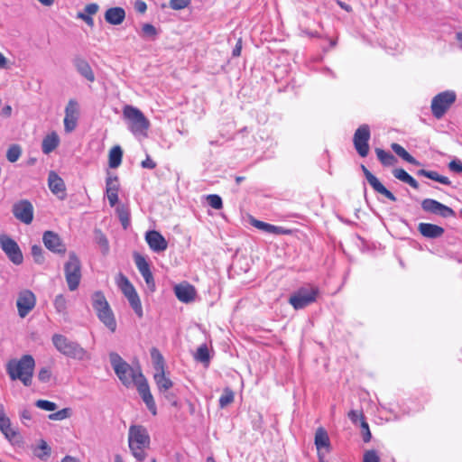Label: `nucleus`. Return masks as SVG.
<instances>
[{
	"label": "nucleus",
	"instance_id": "36",
	"mask_svg": "<svg viewBox=\"0 0 462 462\" xmlns=\"http://www.w3.org/2000/svg\"><path fill=\"white\" fill-rule=\"evenodd\" d=\"M95 240L100 246L102 253L106 254L109 251V243L106 236L102 233L101 230H95Z\"/></svg>",
	"mask_w": 462,
	"mask_h": 462
},
{
	"label": "nucleus",
	"instance_id": "3",
	"mask_svg": "<svg viewBox=\"0 0 462 462\" xmlns=\"http://www.w3.org/2000/svg\"><path fill=\"white\" fill-rule=\"evenodd\" d=\"M151 443L150 435L145 427L142 425H131L128 430V447L131 454L138 461L146 458V449Z\"/></svg>",
	"mask_w": 462,
	"mask_h": 462
},
{
	"label": "nucleus",
	"instance_id": "57",
	"mask_svg": "<svg viewBox=\"0 0 462 462\" xmlns=\"http://www.w3.org/2000/svg\"><path fill=\"white\" fill-rule=\"evenodd\" d=\"M77 18L81 19L82 21H84L90 27L94 26V20H93V18L90 15L86 14L83 12H79L77 14Z\"/></svg>",
	"mask_w": 462,
	"mask_h": 462
},
{
	"label": "nucleus",
	"instance_id": "6",
	"mask_svg": "<svg viewBox=\"0 0 462 462\" xmlns=\"http://www.w3.org/2000/svg\"><path fill=\"white\" fill-rule=\"evenodd\" d=\"M123 116L128 123L129 130L134 134H145L150 122L139 108L126 105L123 109Z\"/></svg>",
	"mask_w": 462,
	"mask_h": 462
},
{
	"label": "nucleus",
	"instance_id": "28",
	"mask_svg": "<svg viewBox=\"0 0 462 462\" xmlns=\"http://www.w3.org/2000/svg\"><path fill=\"white\" fill-rule=\"evenodd\" d=\"M60 144L59 135L52 132L47 134L42 143V150L44 154H49L53 152Z\"/></svg>",
	"mask_w": 462,
	"mask_h": 462
},
{
	"label": "nucleus",
	"instance_id": "16",
	"mask_svg": "<svg viewBox=\"0 0 462 462\" xmlns=\"http://www.w3.org/2000/svg\"><path fill=\"white\" fill-rule=\"evenodd\" d=\"M35 303V296L31 291L25 290L21 291L16 302L19 316L21 318H25L34 308Z\"/></svg>",
	"mask_w": 462,
	"mask_h": 462
},
{
	"label": "nucleus",
	"instance_id": "51",
	"mask_svg": "<svg viewBox=\"0 0 462 462\" xmlns=\"http://www.w3.org/2000/svg\"><path fill=\"white\" fill-rule=\"evenodd\" d=\"M363 440L365 442H369L371 440L372 435L369 430V425L365 420H362L361 424Z\"/></svg>",
	"mask_w": 462,
	"mask_h": 462
},
{
	"label": "nucleus",
	"instance_id": "52",
	"mask_svg": "<svg viewBox=\"0 0 462 462\" xmlns=\"http://www.w3.org/2000/svg\"><path fill=\"white\" fill-rule=\"evenodd\" d=\"M51 372L49 368L43 367L39 371L38 378L42 383H48L51 380Z\"/></svg>",
	"mask_w": 462,
	"mask_h": 462
},
{
	"label": "nucleus",
	"instance_id": "20",
	"mask_svg": "<svg viewBox=\"0 0 462 462\" xmlns=\"http://www.w3.org/2000/svg\"><path fill=\"white\" fill-rule=\"evenodd\" d=\"M174 292L177 299L184 303H189L193 301L197 294L194 286L188 282H181L175 285Z\"/></svg>",
	"mask_w": 462,
	"mask_h": 462
},
{
	"label": "nucleus",
	"instance_id": "49",
	"mask_svg": "<svg viewBox=\"0 0 462 462\" xmlns=\"http://www.w3.org/2000/svg\"><path fill=\"white\" fill-rule=\"evenodd\" d=\"M363 462H380V457L375 450H367L364 454Z\"/></svg>",
	"mask_w": 462,
	"mask_h": 462
},
{
	"label": "nucleus",
	"instance_id": "24",
	"mask_svg": "<svg viewBox=\"0 0 462 462\" xmlns=\"http://www.w3.org/2000/svg\"><path fill=\"white\" fill-rule=\"evenodd\" d=\"M315 446L318 449L319 456L321 458V450L329 451L330 440L328 432L323 428H319L315 433Z\"/></svg>",
	"mask_w": 462,
	"mask_h": 462
},
{
	"label": "nucleus",
	"instance_id": "10",
	"mask_svg": "<svg viewBox=\"0 0 462 462\" xmlns=\"http://www.w3.org/2000/svg\"><path fill=\"white\" fill-rule=\"evenodd\" d=\"M457 95L453 90H446L436 95L431 100V112L437 118L440 119L449 107L455 103Z\"/></svg>",
	"mask_w": 462,
	"mask_h": 462
},
{
	"label": "nucleus",
	"instance_id": "45",
	"mask_svg": "<svg viewBox=\"0 0 462 462\" xmlns=\"http://www.w3.org/2000/svg\"><path fill=\"white\" fill-rule=\"evenodd\" d=\"M35 406L42 410L49 411H52L57 409V404L55 402H52L47 401V400L36 401Z\"/></svg>",
	"mask_w": 462,
	"mask_h": 462
},
{
	"label": "nucleus",
	"instance_id": "27",
	"mask_svg": "<svg viewBox=\"0 0 462 462\" xmlns=\"http://www.w3.org/2000/svg\"><path fill=\"white\" fill-rule=\"evenodd\" d=\"M251 224L262 230V231H264L266 233H270V234H274V235H287V234H290L291 231L288 230V229H285L282 226H274V225H271V224H268V223H265V222H263V221H260V220H257V219H253L251 221Z\"/></svg>",
	"mask_w": 462,
	"mask_h": 462
},
{
	"label": "nucleus",
	"instance_id": "56",
	"mask_svg": "<svg viewBox=\"0 0 462 462\" xmlns=\"http://www.w3.org/2000/svg\"><path fill=\"white\" fill-rule=\"evenodd\" d=\"M98 9H99V6L97 4L91 3L85 6L83 13L92 16L93 14L97 13Z\"/></svg>",
	"mask_w": 462,
	"mask_h": 462
},
{
	"label": "nucleus",
	"instance_id": "2",
	"mask_svg": "<svg viewBox=\"0 0 462 462\" xmlns=\"http://www.w3.org/2000/svg\"><path fill=\"white\" fill-rule=\"evenodd\" d=\"M34 367L32 356L23 355L20 359H11L6 365V372L12 380H20L24 386H30Z\"/></svg>",
	"mask_w": 462,
	"mask_h": 462
},
{
	"label": "nucleus",
	"instance_id": "25",
	"mask_svg": "<svg viewBox=\"0 0 462 462\" xmlns=\"http://www.w3.org/2000/svg\"><path fill=\"white\" fill-rule=\"evenodd\" d=\"M125 18V11L122 7H111L105 13V20L113 25L121 24Z\"/></svg>",
	"mask_w": 462,
	"mask_h": 462
},
{
	"label": "nucleus",
	"instance_id": "64",
	"mask_svg": "<svg viewBox=\"0 0 462 462\" xmlns=\"http://www.w3.org/2000/svg\"><path fill=\"white\" fill-rule=\"evenodd\" d=\"M61 462H79L78 458L74 457H71V456H65L62 459H61Z\"/></svg>",
	"mask_w": 462,
	"mask_h": 462
},
{
	"label": "nucleus",
	"instance_id": "26",
	"mask_svg": "<svg viewBox=\"0 0 462 462\" xmlns=\"http://www.w3.org/2000/svg\"><path fill=\"white\" fill-rule=\"evenodd\" d=\"M73 64L77 69V71L84 77L87 80L93 82L95 81L94 72L88 64V62L82 58H75L73 60Z\"/></svg>",
	"mask_w": 462,
	"mask_h": 462
},
{
	"label": "nucleus",
	"instance_id": "48",
	"mask_svg": "<svg viewBox=\"0 0 462 462\" xmlns=\"http://www.w3.org/2000/svg\"><path fill=\"white\" fill-rule=\"evenodd\" d=\"M38 448L42 451V453H37L36 456L41 458V459H43L47 457L50 456L51 454V448L48 446V444L44 441V440H42Z\"/></svg>",
	"mask_w": 462,
	"mask_h": 462
},
{
	"label": "nucleus",
	"instance_id": "21",
	"mask_svg": "<svg viewBox=\"0 0 462 462\" xmlns=\"http://www.w3.org/2000/svg\"><path fill=\"white\" fill-rule=\"evenodd\" d=\"M119 181L117 176L109 175L106 180V197L111 207L118 202Z\"/></svg>",
	"mask_w": 462,
	"mask_h": 462
},
{
	"label": "nucleus",
	"instance_id": "41",
	"mask_svg": "<svg viewBox=\"0 0 462 462\" xmlns=\"http://www.w3.org/2000/svg\"><path fill=\"white\" fill-rule=\"evenodd\" d=\"M234 393L229 388L224 390L223 394L219 398V406L224 408L234 402Z\"/></svg>",
	"mask_w": 462,
	"mask_h": 462
},
{
	"label": "nucleus",
	"instance_id": "14",
	"mask_svg": "<svg viewBox=\"0 0 462 462\" xmlns=\"http://www.w3.org/2000/svg\"><path fill=\"white\" fill-rule=\"evenodd\" d=\"M421 208L425 212L435 214L445 218L456 216L455 211L451 208L433 199H423L421 202Z\"/></svg>",
	"mask_w": 462,
	"mask_h": 462
},
{
	"label": "nucleus",
	"instance_id": "1",
	"mask_svg": "<svg viewBox=\"0 0 462 462\" xmlns=\"http://www.w3.org/2000/svg\"><path fill=\"white\" fill-rule=\"evenodd\" d=\"M109 360L121 383L127 387L134 383L148 410L155 415L157 413L156 404L150 392L148 382L141 371L134 370L116 352L109 354Z\"/></svg>",
	"mask_w": 462,
	"mask_h": 462
},
{
	"label": "nucleus",
	"instance_id": "11",
	"mask_svg": "<svg viewBox=\"0 0 462 462\" xmlns=\"http://www.w3.org/2000/svg\"><path fill=\"white\" fill-rule=\"evenodd\" d=\"M0 247L7 258L15 265L23 262V255L18 244L7 235H0Z\"/></svg>",
	"mask_w": 462,
	"mask_h": 462
},
{
	"label": "nucleus",
	"instance_id": "22",
	"mask_svg": "<svg viewBox=\"0 0 462 462\" xmlns=\"http://www.w3.org/2000/svg\"><path fill=\"white\" fill-rule=\"evenodd\" d=\"M48 185L51 191L60 199H64L66 188L63 180L54 171H51L48 177Z\"/></svg>",
	"mask_w": 462,
	"mask_h": 462
},
{
	"label": "nucleus",
	"instance_id": "17",
	"mask_svg": "<svg viewBox=\"0 0 462 462\" xmlns=\"http://www.w3.org/2000/svg\"><path fill=\"white\" fill-rule=\"evenodd\" d=\"M362 171L364 172V175L368 181V183L371 185V187L374 189V190L379 194L383 195L388 199H390L393 202H395L397 200V198L393 195V192H391L389 189H387L381 182L380 180L370 172V171L365 166L361 165Z\"/></svg>",
	"mask_w": 462,
	"mask_h": 462
},
{
	"label": "nucleus",
	"instance_id": "35",
	"mask_svg": "<svg viewBox=\"0 0 462 462\" xmlns=\"http://www.w3.org/2000/svg\"><path fill=\"white\" fill-rule=\"evenodd\" d=\"M151 357L155 372H162L164 370V358L157 348H152Z\"/></svg>",
	"mask_w": 462,
	"mask_h": 462
},
{
	"label": "nucleus",
	"instance_id": "9",
	"mask_svg": "<svg viewBox=\"0 0 462 462\" xmlns=\"http://www.w3.org/2000/svg\"><path fill=\"white\" fill-rule=\"evenodd\" d=\"M117 286L120 288L124 295L126 297V299L129 301V304L133 308L135 314L139 317H143V308L142 303L140 300V298L133 286V284L130 282L128 278L124 275L123 273H119L116 279Z\"/></svg>",
	"mask_w": 462,
	"mask_h": 462
},
{
	"label": "nucleus",
	"instance_id": "7",
	"mask_svg": "<svg viewBox=\"0 0 462 462\" xmlns=\"http://www.w3.org/2000/svg\"><path fill=\"white\" fill-rule=\"evenodd\" d=\"M319 290L314 285H305L299 288L289 298V303L295 310H301L317 300Z\"/></svg>",
	"mask_w": 462,
	"mask_h": 462
},
{
	"label": "nucleus",
	"instance_id": "32",
	"mask_svg": "<svg viewBox=\"0 0 462 462\" xmlns=\"http://www.w3.org/2000/svg\"><path fill=\"white\" fill-rule=\"evenodd\" d=\"M417 174L420 176H424L432 180L438 181L444 185H450L451 181L446 176L439 175L437 171H427V170H419Z\"/></svg>",
	"mask_w": 462,
	"mask_h": 462
},
{
	"label": "nucleus",
	"instance_id": "30",
	"mask_svg": "<svg viewBox=\"0 0 462 462\" xmlns=\"http://www.w3.org/2000/svg\"><path fill=\"white\" fill-rule=\"evenodd\" d=\"M393 174L396 179L404 183L409 184L413 189H419L418 181L408 172H406L403 169H395L393 171Z\"/></svg>",
	"mask_w": 462,
	"mask_h": 462
},
{
	"label": "nucleus",
	"instance_id": "12",
	"mask_svg": "<svg viewBox=\"0 0 462 462\" xmlns=\"http://www.w3.org/2000/svg\"><path fill=\"white\" fill-rule=\"evenodd\" d=\"M371 137L370 127L368 125H361L355 132L353 143L356 152L361 157H366L369 152V140Z\"/></svg>",
	"mask_w": 462,
	"mask_h": 462
},
{
	"label": "nucleus",
	"instance_id": "50",
	"mask_svg": "<svg viewBox=\"0 0 462 462\" xmlns=\"http://www.w3.org/2000/svg\"><path fill=\"white\" fill-rule=\"evenodd\" d=\"M10 419L5 414V408L3 403H0V430L3 428H7V425H10Z\"/></svg>",
	"mask_w": 462,
	"mask_h": 462
},
{
	"label": "nucleus",
	"instance_id": "44",
	"mask_svg": "<svg viewBox=\"0 0 462 462\" xmlns=\"http://www.w3.org/2000/svg\"><path fill=\"white\" fill-rule=\"evenodd\" d=\"M207 201L209 206L215 209H221L223 208L222 199L217 194L208 195L207 197Z\"/></svg>",
	"mask_w": 462,
	"mask_h": 462
},
{
	"label": "nucleus",
	"instance_id": "58",
	"mask_svg": "<svg viewBox=\"0 0 462 462\" xmlns=\"http://www.w3.org/2000/svg\"><path fill=\"white\" fill-rule=\"evenodd\" d=\"M134 9L140 14H144L147 10V5L142 0H137L134 3Z\"/></svg>",
	"mask_w": 462,
	"mask_h": 462
},
{
	"label": "nucleus",
	"instance_id": "38",
	"mask_svg": "<svg viewBox=\"0 0 462 462\" xmlns=\"http://www.w3.org/2000/svg\"><path fill=\"white\" fill-rule=\"evenodd\" d=\"M53 305L57 312L62 315L67 314V299L63 294H59L55 297Z\"/></svg>",
	"mask_w": 462,
	"mask_h": 462
},
{
	"label": "nucleus",
	"instance_id": "42",
	"mask_svg": "<svg viewBox=\"0 0 462 462\" xmlns=\"http://www.w3.org/2000/svg\"><path fill=\"white\" fill-rule=\"evenodd\" d=\"M31 253L36 263L42 264L44 262L43 249L39 245H33L31 248Z\"/></svg>",
	"mask_w": 462,
	"mask_h": 462
},
{
	"label": "nucleus",
	"instance_id": "18",
	"mask_svg": "<svg viewBox=\"0 0 462 462\" xmlns=\"http://www.w3.org/2000/svg\"><path fill=\"white\" fill-rule=\"evenodd\" d=\"M42 242L47 249L55 254H63L66 252V246L60 237L52 231H45L43 233Z\"/></svg>",
	"mask_w": 462,
	"mask_h": 462
},
{
	"label": "nucleus",
	"instance_id": "63",
	"mask_svg": "<svg viewBox=\"0 0 462 462\" xmlns=\"http://www.w3.org/2000/svg\"><path fill=\"white\" fill-rule=\"evenodd\" d=\"M21 419L22 420H32V413H31V411L27 410V409H24L21 411Z\"/></svg>",
	"mask_w": 462,
	"mask_h": 462
},
{
	"label": "nucleus",
	"instance_id": "55",
	"mask_svg": "<svg viewBox=\"0 0 462 462\" xmlns=\"http://www.w3.org/2000/svg\"><path fill=\"white\" fill-rule=\"evenodd\" d=\"M348 418L351 420V421L355 424H356L358 421L365 420L364 416L362 412H359L357 411L352 410L348 412Z\"/></svg>",
	"mask_w": 462,
	"mask_h": 462
},
{
	"label": "nucleus",
	"instance_id": "19",
	"mask_svg": "<svg viewBox=\"0 0 462 462\" xmlns=\"http://www.w3.org/2000/svg\"><path fill=\"white\" fill-rule=\"evenodd\" d=\"M145 241L150 249L155 253L163 252L168 247V242L166 239L156 230L147 231L145 234Z\"/></svg>",
	"mask_w": 462,
	"mask_h": 462
},
{
	"label": "nucleus",
	"instance_id": "53",
	"mask_svg": "<svg viewBox=\"0 0 462 462\" xmlns=\"http://www.w3.org/2000/svg\"><path fill=\"white\" fill-rule=\"evenodd\" d=\"M142 30L143 34L148 37H154L157 34L156 28L151 23L143 24Z\"/></svg>",
	"mask_w": 462,
	"mask_h": 462
},
{
	"label": "nucleus",
	"instance_id": "46",
	"mask_svg": "<svg viewBox=\"0 0 462 462\" xmlns=\"http://www.w3.org/2000/svg\"><path fill=\"white\" fill-rule=\"evenodd\" d=\"M116 210L122 226L125 229L127 228L130 224V217L128 211L124 208H118Z\"/></svg>",
	"mask_w": 462,
	"mask_h": 462
},
{
	"label": "nucleus",
	"instance_id": "4",
	"mask_svg": "<svg viewBox=\"0 0 462 462\" xmlns=\"http://www.w3.org/2000/svg\"><path fill=\"white\" fill-rule=\"evenodd\" d=\"M51 341L60 353L69 358L79 361L89 359V355L85 348L78 342L71 341L63 335L54 334Z\"/></svg>",
	"mask_w": 462,
	"mask_h": 462
},
{
	"label": "nucleus",
	"instance_id": "8",
	"mask_svg": "<svg viewBox=\"0 0 462 462\" xmlns=\"http://www.w3.org/2000/svg\"><path fill=\"white\" fill-rule=\"evenodd\" d=\"M64 274L69 290L76 291L81 281V263L74 252H70L64 264Z\"/></svg>",
	"mask_w": 462,
	"mask_h": 462
},
{
	"label": "nucleus",
	"instance_id": "61",
	"mask_svg": "<svg viewBox=\"0 0 462 462\" xmlns=\"http://www.w3.org/2000/svg\"><path fill=\"white\" fill-rule=\"evenodd\" d=\"M12 111H13V108L10 105H5L1 112H0V115L3 116V117H5V118H8L11 116L12 115Z\"/></svg>",
	"mask_w": 462,
	"mask_h": 462
},
{
	"label": "nucleus",
	"instance_id": "54",
	"mask_svg": "<svg viewBox=\"0 0 462 462\" xmlns=\"http://www.w3.org/2000/svg\"><path fill=\"white\" fill-rule=\"evenodd\" d=\"M448 169L455 173L462 172V162L458 159H455L448 163Z\"/></svg>",
	"mask_w": 462,
	"mask_h": 462
},
{
	"label": "nucleus",
	"instance_id": "31",
	"mask_svg": "<svg viewBox=\"0 0 462 462\" xmlns=\"http://www.w3.org/2000/svg\"><path fill=\"white\" fill-rule=\"evenodd\" d=\"M391 148L393 151L400 156L402 160L405 162L413 164V165H420V162L417 161L413 156H411L402 145L396 143H393L391 144Z\"/></svg>",
	"mask_w": 462,
	"mask_h": 462
},
{
	"label": "nucleus",
	"instance_id": "39",
	"mask_svg": "<svg viewBox=\"0 0 462 462\" xmlns=\"http://www.w3.org/2000/svg\"><path fill=\"white\" fill-rule=\"evenodd\" d=\"M134 257L135 265L141 274H143L150 270V265H149L148 262L146 261V259L143 255H141L139 254H134Z\"/></svg>",
	"mask_w": 462,
	"mask_h": 462
},
{
	"label": "nucleus",
	"instance_id": "43",
	"mask_svg": "<svg viewBox=\"0 0 462 462\" xmlns=\"http://www.w3.org/2000/svg\"><path fill=\"white\" fill-rule=\"evenodd\" d=\"M70 413L71 411L69 408H64L54 413H51L48 418L51 420H62L69 418Z\"/></svg>",
	"mask_w": 462,
	"mask_h": 462
},
{
	"label": "nucleus",
	"instance_id": "37",
	"mask_svg": "<svg viewBox=\"0 0 462 462\" xmlns=\"http://www.w3.org/2000/svg\"><path fill=\"white\" fill-rule=\"evenodd\" d=\"M194 357L197 361H199L201 363L208 364L209 362L210 356H209L208 348L206 344H203L198 347Z\"/></svg>",
	"mask_w": 462,
	"mask_h": 462
},
{
	"label": "nucleus",
	"instance_id": "29",
	"mask_svg": "<svg viewBox=\"0 0 462 462\" xmlns=\"http://www.w3.org/2000/svg\"><path fill=\"white\" fill-rule=\"evenodd\" d=\"M153 379L161 393H165L173 385L171 380L165 375L164 370L162 372H155Z\"/></svg>",
	"mask_w": 462,
	"mask_h": 462
},
{
	"label": "nucleus",
	"instance_id": "47",
	"mask_svg": "<svg viewBox=\"0 0 462 462\" xmlns=\"http://www.w3.org/2000/svg\"><path fill=\"white\" fill-rule=\"evenodd\" d=\"M190 2L191 0H171L170 6L173 10H181L186 8Z\"/></svg>",
	"mask_w": 462,
	"mask_h": 462
},
{
	"label": "nucleus",
	"instance_id": "59",
	"mask_svg": "<svg viewBox=\"0 0 462 462\" xmlns=\"http://www.w3.org/2000/svg\"><path fill=\"white\" fill-rule=\"evenodd\" d=\"M142 276L143 277L145 282L147 285H154L153 276L151 272V270L147 271L146 273H143Z\"/></svg>",
	"mask_w": 462,
	"mask_h": 462
},
{
	"label": "nucleus",
	"instance_id": "5",
	"mask_svg": "<svg viewBox=\"0 0 462 462\" xmlns=\"http://www.w3.org/2000/svg\"><path fill=\"white\" fill-rule=\"evenodd\" d=\"M92 306L98 319L111 331L116 330V321L114 313L101 291H96L92 294Z\"/></svg>",
	"mask_w": 462,
	"mask_h": 462
},
{
	"label": "nucleus",
	"instance_id": "60",
	"mask_svg": "<svg viewBox=\"0 0 462 462\" xmlns=\"http://www.w3.org/2000/svg\"><path fill=\"white\" fill-rule=\"evenodd\" d=\"M142 167L145 169H154L156 167V163L150 157H147L142 162Z\"/></svg>",
	"mask_w": 462,
	"mask_h": 462
},
{
	"label": "nucleus",
	"instance_id": "13",
	"mask_svg": "<svg viewBox=\"0 0 462 462\" xmlns=\"http://www.w3.org/2000/svg\"><path fill=\"white\" fill-rule=\"evenodd\" d=\"M33 206L28 199H21L12 207V213L20 222L30 225L33 220Z\"/></svg>",
	"mask_w": 462,
	"mask_h": 462
},
{
	"label": "nucleus",
	"instance_id": "33",
	"mask_svg": "<svg viewBox=\"0 0 462 462\" xmlns=\"http://www.w3.org/2000/svg\"><path fill=\"white\" fill-rule=\"evenodd\" d=\"M123 151L120 146H114L109 152V167L117 168L122 162Z\"/></svg>",
	"mask_w": 462,
	"mask_h": 462
},
{
	"label": "nucleus",
	"instance_id": "40",
	"mask_svg": "<svg viewBox=\"0 0 462 462\" xmlns=\"http://www.w3.org/2000/svg\"><path fill=\"white\" fill-rule=\"evenodd\" d=\"M22 150L17 144L11 145L6 152V158L10 162H15L21 156Z\"/></svg>",
	"mask_w": 462,
	"mask_h": 462
},
{
	"label": "nucleus",
	"instance_id": "62",
	"mask_svg": "<svg viewBox=\"0 0 462 462\" xmlns=\"http://www.w3.org/2000/svg\"><path fill=\"white\" fill-rule=\"evenodd\" d=\"M241 51H242V40L239 39L235 46V48L233 49V51H232V55L233 57H238L240 56L241 54Z\"/></svg>",
	"mask_w": 462,
	"mask_h": 462
},
{
	"label": "nucleus",
	"instance_id": "23",
	"mask_svg": "<svg viewBox=\"0 0 462 462\" xmlns=\"http://www.w3.org/2000/svg\"><path fill=\"white\" fill-rule=\"evenodd\" d=\"M419 232L427 238H438L444 234V228L430 223H420L418 226Z\"/></svg>",
	"mask_w": 462,
	"mask_h": 462
},
{
	"label": "nucleus",
	"instance_id": "34",
	"mask_svg": "<svg viewBox=\"0 0 462 462\" xmlns=\"http://www.w3.org/2000/svg\"><path fill=\"white\" fill-rule=\"evenodd\" d=\"M375 153L378 160L384 166H392L397 162L396 158L391 152H386L381 148H376Z\"/></svg>",
	"mask_w": 462,
	"mask_h": 462
},
{
	"label": "nucleus",
	"instance_id": "15",
	"mask_svg": "<svg viewBox=\"0 0 462 462\" xmlns=\"http://www.w3.org/2000/svg\"><path fill=\"white\" fill-rule=\"evenodd\" d=\"M79 115V103L75 99H69L65 107L64 129L66 133H71L76 129Z\"/></svg>",
	"mask_w": 462,
	"mask_h": 462
}]
</instances>
